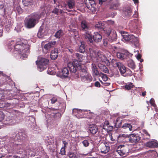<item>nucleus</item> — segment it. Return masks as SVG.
<instances>
[{"mask_svg":"<svg viewBox=\"0 0 158 158\" xmlns=\"http://www.w3.org/2000/svg\"><path fill=\"white\" fill-rule=\"evenodd\" d=\"M130 42L132 43L136 46H138L139 45V42L138 38L133 35H132Z\"/></svg>","mask_w":158,"mask_h":158,"instance_id":"obj_23","label":"nucleus"},{"mask_svg":"<svg viewBox=\"0 0 158 158\" xmlns=\"http://www.w3.org/2000/svg\"><path fill=\"white\" fill-rule=\"evenodd\" d=\"M89 129L90 133L93 135L96 134L98 131L97 126L95 124L90 125L89 126Z\"/></svg>","mask_w":158,"mask_h":158,"instance_id":"obj_14","label":"nucleus"},{"mask_svg":"<svg viewBox=\"0 0 158 158\" xmlns=\"http://www.w3.org/2000/svg\"><path fill=\"white\" fill-rule=\"evenodd\" d=\"M4 118V115L3 112L0 111V122Z\"/></svg>","mask_w":158,"mask_h":158,"instance_id":"obj_55","label":"nucleus"},{"mask_svg":"<svg viewBox=\"0 0 158 158\" xmlns=\"http://www.w3.org/2000/svg\"><path fill=\"white\" fill-rule=\"evenodd\" d=\"M106 0H98L99 3L100 4L102 5L103 2H104Z\"/></svg>","mask_w":158,"mask_h":158,"instance_id":"obj_64","label":"nucleus"},{"mask_svg":"<svg viewBox=\"0 0 158 158\" xmlns=\"http://www.w3.org/2000/svg\"><path fill=\"white\" fill-rule=\"evenodd\" d=\"M109 41L108 38H105L103 40V45L105 47H107L109 45Z\"/></svg>","mask_w":158,"mask_h":158,"instance_id":"obj_45","label":"nucleus"},{"mask_svg":"<svg viewBox=\"0 0 158 158\" xmlns=\"http://www.w3.org/2000/svg\"><path fill=\"white\" fill-rule=\"evenodd\" d=\"M98 56L97 60L98 61L104 62L108 64L110 63L109 60L107 58L106 56L101 52H98L97 53Z\"/></svg>","mask_w":158,"mask_h":158,"instance_id":"obj_9","label":"nucleus"},{"mask_svg":"<svg viewBox=\"0 0 158 158\" xmlns=\"http://www.w3.org/2000/svg\"><path fill=\"white\" fill-rule=\"evenodd\" d=\"M149 152L151 153V155H152L153 154L155 155V154H157V152L156 151H151L150 152Z\"/></svg>","mask_w":158,"mask_h":158,"instance_id":"obj_63","label":"nucleus"},{"mask_svg":"<svg viewBox=\"0 0 158 158\" xmlns=\"http://www.w3.org/2000/svg\"><path fill=\"white\" fill-rule=\"evenodd\" d=\"M27 40L19 39L13 46L14 52H17L24 58H27L30 52V45L27 44Z\"/></svg>","mask_w":158,"mask_h":158,"instance_id":"obj_1","label":"nucleus"},{"mask_svg":"<svg viewBox=\"0 0 158 158\" xmlns=\"http://www.w3.org/2000/svg\"><path fill=\"white\" fill-rule=\"evenodd\" d=\"M80 77L81 80L84 82H89L92 80V77L89 73L84 75L82 74V75L80 76Z\"/></svg>","mask_w":158,"mask_h":158,"instance_id":"obj_13","label":"nucleus"},{"mask_svg":"<svg viewBox=\"0 0 158 158\" xmlns=\"http://www.w3.org/2000/svg\"><path fill=\"white\" fill-rule=\"evenodd\" d=\"M3 29V27L1 25H0V37L2 36V35Z\"/></svg>","mask_w":158,"mask_h":158,"instance_id":"obj_58","label":"nucleus"},{"mask_svg":"<svg viewBox=\"0 0 158 158\" xmlns=\"http://www.w3.org/2000/svg\"><path fill=\"white\" fill-rule=\"evenodd\" d=\"M117 56L118 58L123 60L127 57H130L131 56V55L128 52H118L117 53Z\"/></svg>","mask_w":158,"mask_h":158,"instance_id":"obj_12","label":"nucleus"},{"mask_svg":"<svg viewBox=\"0 0 158 158\" xmlns=\"http://www.w3.org/2000/svg\"><path fill=\"white\" fill-rule=\"evenodd\" d=\"M60 154L62 155H65V148L62 147L60 150Z\"/></svg>","mask_w":158,"mask_h":158,"instance_id":"obj_50","label":"nucleus"},{"mask_svg":"<svg viewBox=\"0 0 158 158\" xmlns=\"http://www.w3.org/2000/svg\"><path fill=\"white\" fill-rule=\"evenodd\" d=\"M134 87V85H133L132 83H130L128 84H127L125 86V89L127 90L131 89Z\"/></svg>","mask_w":158,"mask_h":158,"instance_id":"obj_44","label":"nucleus"},{"mask_svg":"<svg viewBox=\"0 0 158 158\" xmlns=\"http://www.w3.org/2000/svg\"><path fill=\"white\" fill-rule=\"evenodd\" d=\"M98 150L103 154L107 153L110 150L109 144L106 142L100 143L98 145Z\"/></svg>","mask_w":158,"mask_h":158,"instance_id":"obj_5","label":"nucleus"},{"mask_svg":"<svg viewBox=\"0 0 158 158\" xmlns=\"http://www.w3.org/2000/svg\"><path fill=\"white\" fill-rule=\"evenodd\" d=\"M128 138L129 142L133 143L138 142L140 139V137L139 135L135 133L130 134Z\"/></svg>","mask_w":158,"mask_h":158,"instance_id":"obj_7","label":"nucleus"},{"mask_svg":"<svg viewBox=\"0 0 158 158\" xmlns=\"http://www.w3.org/2000/svg\"><path fill=\"white\" fill-rule=\"evenodd\" d=\"M116 152L120 156L127 155L129 152V149L127 146L120 145L117 148Z\"/></svg>","mask_w":158,"mask_h":158,"instance_id":"obj_6","label":"nucleus"},{"mask_svg":"<svg viewBox=\"0 0 158 158\" xmlns=\"http://www.w3.org/2000/svg\"><path fill=\"white\" fill-rule=\"evenodd\" d=\"M7 78H5L2 77L0 79V83L1 85H3L6 82V79Z\"/></svg>","mask_w":158,"mask_h":158,"instance_id":"obj_48","label":"nucleus"},{"mask_svg":"<svg viewBox=\"0 0 158 158\" xmlns=\"http://www.w3.org/2000/svg\"><path fill=\"white\" fill-rule=\"evenodd\" d=\"M52 116L53 117V119L55 120H59L61 117V114L59 112L53 113V115Z\"/></svg>","mask_w":158,"mask_h":158,"instance_id":"obj_32","label":"nucleus"},{"mask_svg":"<svg viewBox=\"0 0 158 158\" xmlns=\"http://www.w3.org/2000/svg\"><path fill=\"white\" fill-rule=\"evenodd\" d=\"M128 66L132 69H134L135 68V65L134 61L132 60H129L127 61Z\"/></svg>","mask_w":158,"mask_h":158,"instance_id":"obj_27","label":"nucleus"},{"mask_svg":"<svg viewBox=\"0 0 158 158\" xmlns=\"http://www.w3.org/2000/svg\"><path fill=\"white\" fill-rule=\"evenodd\" d=\"M59 9L57 8H55L52 11V12L57 15H59Z\"/></svg>","mask_w":158,"mask_h":158,"instance_id":"obj_49","label":"nucleus"},{"mask_svg":"<svg viewBox=\"0 0 158 158\" xmlns=\"http://www.w3.org/2000/svg\"><path fill=\"white\" fill-rule=\"evenodd\" d=\"M76 61L69 62L67 64L68 68L70 70V72L72 73H75L77 69H78L79 67L78 64L76 63Z\"/></svg>","mask_w":158,"mask_h":158,"instance_id":"obj_8","label":"nucleus"},{"mask_svg":"<svg viewBox=\"0 0 158 158\" xmlns=\"http://www.w3.org/2000/svg\"><path fill=\"white\" fill-rule=\"evenodd\" d=\"M63 143L64 144V146L63 147L66 148L68 144V142L66 141H63Z\"/></svg>","mask_w":158,"mask_h":158,"instance_id":"obj_60","label":"nucleus"},{"mask_svg":"<svg viewBox=\"0 0 158 158\" xmlns=\"http://www.w3.org/2000/svg\"><path fill=\"white\" fill-rule=\"evenodd\" d=\"M16 10L19 14L22 13L23 12V10L20 6H18L16 7Z\"/></svg>","mask_w":158,"mask_h":158,"instance_id":"obj_51","label":"nucleus"},{"mask_svg":"<svg viewBox=\"0 0 158 158\" xmlns=\"http://www.w3.org/2000/svg\"><path fill=\"white\" fill-rule=\"evenodd\" d=\"M98 66L101 70L103 72L107 73H109V70L105 65L100 64H98Z\"/></svg>","mask_w":158,"mask_h":158,"instance_id":"obj_26","label":"nucleus"},{"mask_svg":"<svg viewBox=\"0 0 158 158\" xmlns=\"http://www.w3.org/2000/svg\"><path fill=\"white\" fill-rule=\"evenodd\" d=\"M89 2L87 3L86 4H90L93 5L94 4H96L95 1L94 0H88Z\"/></svg>","mask_w":158,"mask_h":158,"instance_id":"obj_57","label":"nucleus"},{"mask_svg":"<svg viewBox=\"0 0 158 158\" xmlns=\"http://www.w3.org/2000/svg\"><path fill=\"white\" fill-rule=\"evenodd\" d=\"M47 142L49 145H51L53 143L52 139H48L47 141Z\"/></svg>","mask_w":158,"mask_h":158,"instance_id":"obj_62","label":"nucleus"},{"mask_svg":"<svg viewBox=\"0 0 158 158\" xmlns=\"http://www.w3.org/2000/svg\"><path fill=\"white\" fill-rule=\"evenodd\" d=\"M23 5L26 6H31L33 4V0H23Z\"/></svg>","mask_w":158,"mask_h":158,"instance_id":"obj_30","label":"nucleus"},{"mask_svg":"<svg viewBox=\"0 0 158 158\" xmlns=\"http://www.w3.org/2000/svg\"><path fill=\"white\" fill-rule=\"evenodd\" d=\"M94 85L96 87H100L101 85L98 81H96L94 83Z\"/></svg>","mask_w":158,"mask_h":158,"instance_id":"obj_59","label":"nucleus"},{"mask_svg":"<svg viewBox=\"0 0 158 158\" xmlns=\"http://www.w3.org/2000/svg\"><path fill=\"white\" fill-rule=\"evenodd\" d=\"M117 35L115 31H113L111 34L108 37V40L110 42H112L116 40Z\"/></svg>","mask_w":158,"mask_h":158,"instance_id":"obj_18","label":"nucleus"},{"mask_svg":"<svg viewBox=\"0 0 158 158\" xmlns=\"http://www.w3.org/2000/svg\"><path fill=\"white\" fill-rule=\"evenodd\" d=\"M43 27L41 26L40 27L37 33V36L39 38H40L42 36L43 34Z\"/></svg>","mask_w":158,"mask_h":158,"instance_id":"obj_42","label":"nucleus"},{"mask_svg":"<svg viewBox=\"0 0 158 158\" xmlns=\"http://www.w3.org/2000/svg\"><path fill=\"white\" fill-rule=\"evenodd\" d=\"M86 6L88 9L90 10L92 12H95L96 11V4H86Z\"/></svg>","mask_w":158,"mask_h":158,"instance_id":"obj_34","label":"nucleus"},{"mask_svg":"<svg viewBox=\"0 0 158 158\" xmlns=\"http://www.w3.org/2000/svg\"><path fill=\"white\" fill-rule=\"evenodd\" d=\"M118 135L117 136L116 138H114L113 136L112 135L110 136V140H111V141H112L113 142H114V141H115L116 140H117L118 139Z\"/></svg>","mask_w":158,"mask_h":158,"instance_id":"obj_54","label":"nucleus"},{"mask_svg":"<svg viewBox=\"0 0 158 158\" xmlns=\"http://www.w3.org/2000/svg\"><path fill=\"white\" fill-rule=\"evenodd\" d=\"M63 35V33L62 31L61 30H60L55 33L54 36L56 38H60Z\"/></svg>","mask_w":158,"mask_h":158,"instance_id":"obj_36","label":"nucleus"},{"mask_svg":"<svg viewBox=\"0 0 158 158\" xmlns=\"http://www.w3.org/2000/svg\"><path fill=\"white\" fill-rule=\"evenodd\" d=\"M93 37L94 41L96 43L100 42L102 39V36L98 32H94Z\"/></svg>","mask_w":158,"mask_h":158,"instance_id":"obj_17","label":"nucleus"},{"mask_svg":"<svg viewBox=\"0 0 158 158\" xmlns=\"http://www.w3.org/2000/svg\"><path fill=\"white\" fill-rule=\"evenodd\" d=\"M68 67L64 68L62 70V74L64 77H68V75L69 74V71Z\"/></svg>","mask_w":158,"mask_h":158,"instance_id":"obj_28","label":"nucleus"},{"mask_svg":"<svg viewBox=\"0 0 158 158\" xmlns=\"http://www.w3.org/2000/svg\"><path fill=\"white\" fill-rule=\"evenodd\" d=\"M68 155L69 158H75L77 157L75 156L74 153L69 152Z\"/></svg>","mask_w":158,"mask_h":158,"instance_id":"obj_52","label":"nucleus"},{"mask_svg":"<svg viewBox=\"0 0 158 158\" xmlns=\"http://www.w3.org/2000/svg\"><path fill=\"white\" fill-rule=\"evenodd\" d=\"M40 19V15L36 13H33L27 16L24 20L25 27L28 29L34 27Z\"/></svg>","mask_w":158,"mask_h":158,"instance_id":"obj_2","label":"nucleus"},{"mask_svg":"<svg viewBox=\"0 0 158 158\" xmlns=\"http://www.w3.org/2000/svg\"><path fill=\"white\" fill-rule=\"evenodd\" d=\"M146 146L149 148H157L158 146V143L155 141H151L147 142L146 144Z\"/></svg>","mask_w":158,"mask_h":158,"instance_id":"obj_21","label":"nucleus"},{"mask_svg":"<svg viewBox=\"0 0 158 158\" xmlns=\"http://www.w3.org/2000/svg\"><path fill=\"white\" fill-rule=\"evenodd\" d=\"M85 31V34H84L85 39L88 42H89L90 43H93V41L92 40L93 37L91 32L88 31Z\"/></svg>","mask_w":158,"mask_h":158,"instance_id":"obj_19","label":"nucleus"},{"mask_svg":"<svg viewBox=\"0 0 158 158\" xmlns=\"http://www.w3.org/2000/svg\"><path fill=\"white\" fill-rule=\"evenodd\" d=\"M121 128L124 130V131H131L132 130V126L130 124L125 123L121 127Z\"/></svg>","mask_w":158,"mask_h":158,"instance_id":"obj_22","label":"nucleus"},{"mask_svg":"<svg viewBox=\"0 0 158 158\" xmlns=\"http://www.w3.org/2000/svg\"><path fill=\"white\" fill-rule=\"evenodd\" d=\"M81 25L82 30L83 31H87L89 29V24L85 20L81 21Z\"/></svg>","mask_w":158,"mask_h":158,"instance_id":"obj_15","label":"nucleus"},{"mask_svg":"<svg viewBox=\"0 0 158 158\" xmlns=\"http://www.w3.org/2000/svg\"><path fill=\"white\" fill-rule=\"evenodd\" d=\"M91 67L93 74L95 76L98 75L99 72L96 65L94 64H92Z\"/></svg>","mask_w":158,"mask_h":158,"instance_id":"obj_29","label":"nucleus"},{"mask_svg":"<svg viewBox=\"0 0 158 158\" xmlns=\"http://www.w3.org/2000/svg\"><path fill=\"white\" fill-rule=\"evenodd\" d=\"M116 65L118 68L121 75L124 77H126V74L124 75L127 71L126 69L125 66L120 62H117L116 63Z\"/></svg>","mask_w":158,"mask_h":158,"instance_id":"obj_11","label":"nucleus"},{"mask_svg":"<svg viewBox=\"0 0 158 158\" xmlns=\"http://www.w3.org/2000/svg\"><path fill=\"white\" fill-rule=\"evenodd\" d=\"M119 4L118 2L112 4L110 6V8L111 9L116 10L119 6Z\"/></svg>","mask_w":158,"mask_h":158,"instance_id":"obj_39","label":"nucleus"},{"mask_svg":"<svg viewBox=\"0 0 158 158\" xmlns=\"http://www.w3.org/2000/svg\"><path fill=\"white\" fill-rule=\"evenodd\" d=\"M56 43V41H53L49 42L48 44H45L42 48L43 52L44 53H47L51 48L54 46Z\"/></svg>","mask_w":158,"mask_h":158,"instance_id":"obj_10","label":"nucleus"},{"mask_svg":"<svg viewBox=\"0 0 158 158\" xmlns=\"http://www.w3.org/2000/svg\"><path fill=\"white\" fill-rule=\"evenodd\" d=\"M103 29L105 34L106 35L107 37H108L112 32L111 31V29L110 28H109L107 29H105L104 28Z\"/></svg>","mask_w":158,"mask_h":158,"instance_id":"obj_41","label":"nucleus"},{"mask_svg":"<svg viewBox=\"0 0 158 158\" xmlns=\"http://www.w3.org/2000/svg\"><path fill=\"white\" fill-rule=\"evenodd\" d=\"M122 120H120L119 118H117L116 120L115 126V127L118 128L120 127H121Z\"/></svg>","mask_w":158,"mask_h":158,"instance_id":"obj_35","label":"nucleus"},{"mask_svg":"<svg viewBox=\"0 0 158 158\" xmlns=\"http://www.w3.org/2000/svg\"><path fill=\"white\" fill-rule=\"evenodd\" d=\"M8 145L10 147L9 151L10 152H15L20 154H23L25 153V145L24 144L10 143H9Z\"/></svg>","mask_w":158,"mask_h":158,"instance_id":"obj_3","label":"nucleus"},{"mask_svg":"<svg viewBox=\"0 0 158 158\" xmlns=\"http://www.w3.org/2000/svg\"><path fill=\"white\" fill-rule=\"evenodd\" d=\"M104 23H102L101 22H98V23L96 24L95 25V27L96 28L100 29H104Z\"/></svg>","mask_w":158,"mask_h":158,"instance_id":"obj_38","label":"nucleus"},{"mask_svg":"<svg viewBox=\"0 0 158 158\" xmlns=\"http://www.w3.org/2000/svg\"><path fill=\"white\" fill-rule=\"evenodd\" d=\"M150 103L151 105L155 107H156V105L155 103V101L154 99L152 98H151L150 100Z\"/></svg>","mask_w":158,"mask_h":158,"instance_id":"obj_47","label":"nucleus"},{"mask_svg":"<svg viewBox=\"0 0 158 158\" xmlns=\"http://www.w3.org/2000/svg\"><path fill=\"white\" fill-rule=\"evenodd\" d=\"M48 60L44 58H41L39 61H36L38 68L40 71L46 69L49 63Z\"/></svg>","mask_w":158,"mask_h":158,"instance_id":"obj_4","label":"nucleus"},{"mask_svg":"<svg viewBox=\"0 0 158 158\" xmlns=\"http://www.w3.org/2000/svg\"><path fill=\"white\" fill-rule=\"evenodd\" d=\"M132 10L130 7H127L123 11L124 15L126 16H130L131 15Z\"/></svg>","mask_w":158,"mask_h":158,"instance_id":"obj_31","label":"nucleus"},{"mask_svg":"<svg viewBox=\"0 0 158 158\" xmlns=\"http://www.w3.org/2000/svg\"><path fill=\"white\" fill-rule=\"evenodd\" d=\"M85 44L83 42H81V44L79 48V52L81 53H84L85 51Z\"/></svg>","mask_w":158,"mask_h":158,"instance_id":"obj_33","label":"nucleus"},{"mask_svg":"<svg viewBox=\"0 0 158 158\" xmlns=\"http://www.w3.org/2000/svg\"><path fill=\"white\" fill-rule=\"evenodd\" d=\"M18 135L19 136V139L21 140H23L27 137V136L25 134L20 133L18 134Z\"/></svg>","mask_w":158,"mask_h":158,"instance_id":"obj_43","label":"nucleus"},{"mask_svg":"<svg viewBox=\"0 0 158 158\" xmlns=\"http://www.w3.org/2000/svg\"><path fill=\"white\" fill-rule=\"evenodd\" d=\"M82 143L85 147H87L89 146V141L87 140H84L82 142Z\"/></svg>","mask_w":158,"mask_h":158,"instance_id":"obj_46","label":"nucleus"},{"mask_svg":"<svg viewBox=\"0 0 158 158\" xmlns=\"http://www.w3.org/2000/svg\"><path fill=\"white\" fill-rule=\"evenodd\" d=\"M143 131L146 136H148V137H147V138L149 139L150 137V135L148 133V132L145 130H143Z\"/></svg>","mask_w":158,"mask_h":158,"instance_id":"obj_53","label":"nucleus"},{"mask_svg":"<svg viewBox=\"0 0 158 158\" xmlns=\"http://www.w3.org/2000/svg\"><path fill=\"white\" fill-rule=\"evenodd\" d=\"M79 68L80 69V76L82 75V74L85 75L86 73H88L87 72L86 68L85 67H82L81 65L80 64H78Z\"/></svg>","mask_w":158,"mask_h":158,"instance_id":"obj_25","label":"nucleus"},{"mask_svg":"<svg viewBox=\"0 0 158 158\" xmlns=\"http://www.w3.org/2000/svg\"><path fill=\"white\" fill-rule=\"evenodd\" d=\"M0 74L2 76V77H5V78H7V76L6 75L4 74L3 72L0 71Z\"/></svg>","mask_w":158,"mask_h":158,"instance_id":"obj_61","label":"nucleus"},{"mask_svg":"<svg viewBox=\"0 0 158 158\" xmlns=\"http://www.w3.org/2000/svg\"><path fill=\"white\" fill-rule=\"evenodd\" d=\"M99 76L102 77L103 80L105 81H107L108 79L106 74L102 73H100Z\"/></svg>","mask_w":158,"mask_h":158,"instance_id":"obj_40","label":"nucleus"},{"mask_svg":"<svg viewBox=\"0 0 158 158\" xmlns=\"http://www.w3.org/2000/svg\"><path fill=\"white\" fill-rule=\"evenodd\" d=\"M58 55V50L56 49H54L51 52L50 54L51 58L52 60H54L57 58Z\"/></svg>","mask_w":158,"mask_h":158,"instance_id":"obj_20","label":"nucleus"},{"mask_svg":"<svg viewBox=\"0 0 158 158\" xmlns=\"http://www.w3.org/2000/svg\"><path fill=\"white\" fill-rule=\"evenodd\" d=\"M66 2L69 8L70 9H72L75 6L74 0H67Z\"/></svg>","mask_w":158,"mask_h":158,"instance_id":"obj_24","label":"nucleus"},{"mask_svg":"<svg viewBox=\"0 0 158 158\" xmlns=\"http://www.w3.org/2000/svg\"><path fill=\"white\" fill-rule=\"evenodd\" d=\"M57 101V98L56 97H53L51 99V102L52 104L55 103Z\"/></svg>","mask_w":158,"mask_h":158,"instance_id":"obj_56","label":"nucleus"},{"mask_svg":"<svg viewBox=\"0 0 158 158\" xmlns=\"http://www.w3.org/2000/svg\"><path fill=\"white\" fill-rule=\"evenodd\" d=\"M132 35H130L127 33L126 34L123 35V39L126 41H130Z\"/></svg>","mask_w":158,"mask_h":158,"instance_id":"obj_37","label":"nucleus"},{"mask_svg":"<svg viewBox=\"0 0 158 158\" xmlns=\"http://www.w3.org/2000/svg\"><path fill=\"white\" fill-rule=\"evenodd\" d=\"M102 128L108 132L113 129V127L110 125L108 121H106L104 122Z\"/></svg>","mask_w":158,"mask_h":158,"instance_id":"obj_16","label":"nucleus"}]
</instances>
